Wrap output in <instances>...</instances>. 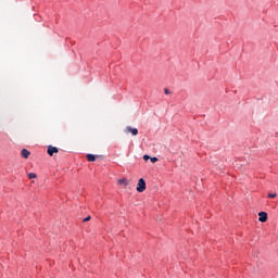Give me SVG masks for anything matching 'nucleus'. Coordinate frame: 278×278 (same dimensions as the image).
<instances>
[{"label": "nucleus", "mask_w": 278, "mask_h": 278, "mask_svg": "<svg viewBox=\"0 0 278 278\" xmlns=\"http://www.w3.org/2000/svg\"><path fill=\"white\" fill-rule=\"evenodd\" d=\"M147 190V181L143 178H140L137 185V192H144Z\"/></svg>", "instance_id": "1"}, {"label": "nucleus", "mask_w": 278, "mask_h": 278, "mask_svg": "<svg viewBox=\"0 0 278 278\" xmlns=\"http://www.w3.org/2000/svg\"><path fill=\"white\" fill-rule=\"evenodd\" d=\"M47 153H48V155H50V157H53L54 153H60V149H58L56 147H53V146H48Z\"/></svg>", "instance_id": "2"}, {"label": "nucleus", "mask_w": 278, "mask_h": 278, "mask_svg": "<svg viewBox=\"0 0 278 278\" xmlns=\"http://www.w3.org/2000/svg\"><path fill=\"white\" fill-rule=\"evenodd\" d=\"M258 220H260V223H266V220H268V213L267 212H260L258 213Z\"/></svg>", "instance_id": "3"}, {"label": "nucleus", "mask_w": 278, "mask_h": 278, "mask_svg": "<svg viewBox=\"0 0 278 278\" xmlns=\"http://www.w3.org/2000/svg\"><path fill=\"white\" fill-rule=\"evenodd\" d=\"M118 186H124V188H127L129 186V180L127 178H121L117 180Z\"/></svg>", "instance_id": "4"}, {"label": "nucleus", "mask_w": 278, "mask_h": 278, "mask_svg": "<svg viewBox=\"0 0 278 278\" xmlns=\"http://www.w3.org/2000/svg\"><path fill=\"white\" fill-rule=\"evenodd\" d=\"M21 155L24 157V160H27L29 155H31V152H29L27 149H23Z\"/></svg>", "instance_id": "5"}, {"label": "nucleus", "mask_w": 278, "mask_h": 278, "mask_svg": "<svg viewBox=\"0 0 278 278\" xmlns=\"http://www.w3.org/2000/svg\"><path fill=\"white\" fill-rule=\"evenodd\" d=\"M127 131H129L132 136H138V130L137 128H131V127H127Z\"/></svg>", "instance_id": "6"}, {"label": "nucleus", "mask_w": 278, "mask_h": 278, "mask_svg": "<svg viewBox=\"0 0 278 278\" xmlns=\"http://www.w3.org/2000/svg\"><path fill=\"white\" fill-rule=\"evenodd\" d=\"M88 162H97V156L94 154H87Z\"/></svg>", "instance_id": "7"}, {"label": "nucleus", "mask_w": 278, "mask_h": 278, "mask_svg": "<svg viewBox=\"0 0 278 278\" xmlns=\"http://www.w3.org/2000/svg\"><path fill=\"white\" fill-rule=\"evenodd\" d=\"M36 177H38V175H36V173L28 174V179H36Z\"/></svg>", "instance_id": "8"}, {"label": "nucleus", "mask_w": 278, "mask_h": 278, "mask_svg": "<svg viewBox=\"0 0 278 278\" xmlns=\"http://www.w3.org/2000/svg\"><path fill=\"white\" fill-rule=\"evenodd\" d=\"M267 199H277V193H268Z\"/></svg>", "instance_id": "9"}, {"label": "nucleus", "mask_w": 278, "mask_h": 278, "mask_svg": "<svg viewBox=\"0 0 278 278\" xmlns=\"http://www.w3.org/2000/svg\"><path fill=\"white\" fill-rule=\"evenodd\" d=\"M152 164H155V162H157V157L156 156H153V157H150Z\"/></svg>", "instance_id": "10"}, {"label": "nucleus", "mask_w": 278, "mask_h": 278, "mask_svg": "<svg viewBox=\"0 0 278 278\" xmlns=\"http://www.w3.org/2000/svg\"><path fill=\"white\" fill-rule=\"evenodd\" d=\"M143 160L147 162V160H151V156L149 154L143 155Z\"/></svg>", "instance_id": "11"}, {"label": "nucleus", "mask_w": 278, "mask_h": 278, "mask_svg": "<svg viewBox=\"0 0 278 278\" xmlns=\"http://www.w3.org/2000/svg\"><path fill=\"white\" fill-rule=\"evenodd\" d=\"M90 218H92L91 216H87L84 220H83V223H88V220H90Z\"/></svg>", "instance_id": "12"}, {"label": "nucleus", "mask_w": 278, "mask_h": 278, "mask_svg": "<svg viewBox=\"0 0 278 278\" xmlns=\"http://www.w3.org/2000/svg\"><path fill=\"white\" fill-rule=\"evenodd\" d=\"M165 94H170V91L168 89H164Z\"/></svg>", "instance_id": "13"}]
</instances>
